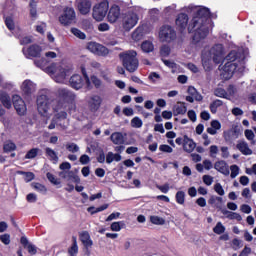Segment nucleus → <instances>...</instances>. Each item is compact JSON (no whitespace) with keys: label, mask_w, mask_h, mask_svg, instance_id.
Listing matches in <instances>:
<instances>
[{"label":"nucleus","mask_w":256,"mask_h":256,"mask_svg":"<svg viewBox=\"0 0 256 256\" xmlns=\"http://www.w3.org/2000/svg\"><path fill=\"white\" fill-rule=\"evenodd\" d=\"M22 52L26 59H31L32 57H41V53H43V48L37 44H33L30 45L28 48H23Z\"/></svg>","instance_id":"nucleus-14"},{"label":"nucleus","mask_w":256,"mask_h":256,"mask_svg":"<svg viewBox=\"0 0 256 256\" xmlns=\"http://www.w3.org/2000/svg\"><path fill=\"white\" fill-rule=\"evenodd\" d=\"M213 231L216 235H223V233H225V226H223L221 222H218L213 228Z\"/></svg>","instance_id":"nucleus-48"},{"label":"nucleus","mask_w":256,"mask_h":256,"mask_svg":"<svg viewBox=\"0 0 256 256\" xmlns=\"http://www.w3.org/2000/svg\"><path fill=\"white\" fill-rule=\"evenodd\" d=\"M36 89L37 86L31 80H25L21 86V90L25 95H32V93H35Z\"/></svg>","instance_id":"nucleus-23"},{"label":"nucleus","mask_w":256,"mask_h":256,"mask_svg":"<svg viewBox=\"0 0 256 256\" xmlns=\"http://www.w3.org/2000/svg\"><path fill=\"white\" fill-rule=\"evenodd\" d=\"M120 61L123 67L129 73H135L139 69V59H137V52L135 50H127L119 54Z\"/></svg>","instance_id":"nucleus-4"},{"label":"nucleus","mask_w":256,"mask_h":256,"mask_svg":"<svg viewBox=\"0 0 256 256\" xmlns=\"http://www.w3.org/2000/svg\"><path fill=\"white\" fill-rule=\"evenodd\" d=\"M150 221L153 223V225H165V219L159 216H151Z\"/></svg>","instance_id":"nucleus-49"},{"label":"nucleus","mask_w":256,"mask_h":256,"mask_svg":"<svg viewBox=\"0 0 256 256\" xmlns=\"http://www.w3.org/2000/svg\"><path fill=\"white\" fill-rule=\"evenodd\" d=\"M58 94L62 97L66 102L59 101L57 106L54 107V111H61V109H67V105H69V101H75V93H73L69 89L61 88L58 90Z\"/></svg>","instance_id":"nucleus-9"},{"label":"nucleus","mask_w":256,"mask_h":256,"mask_svg":"<svg viewBox=\"0 0 256 256\" xmlns=\"http://www.w3.org/2000/svg\"><path fill=\"white\" fill-rule=\"evenodd\" d=\"M51 103L53 100L47 95L40 93L36 99L37 110L42 117H48L49 111H51Z\"/></svg>","instance_id":"nucleus-7"},{"label":"nucleus","mask_w":256,"mask_h":256,"mask_svg":"<svg viewBox=\"0 0 256 256\" xmlns=\"http://www.w3.org/2000/svg\"><path fill=\"white\" fill-rule=\"evenodd\" d=\"M108 207H109V204H104L96 209L94 207H89L88 211L92 215H95V213H101V211H105V209H107Z\"/></svg>","instance_id":"nucleus-47"},{"label":"nucleus","mask_w":256,"mask_h":256,"mask_svg":"<svg viewBox=\"0 0 256 256\" xmlns=\"http://www.w3.org/2000/svg\"><path fill=\"white\" fill-rule=\"evenodd\" d=\"M123 227H125V222L119 221V222H113L110 226V229L111 231L119 232Z\"/></svg>","instance_id":"nucleus-42"},{"label":"nucleus","mask_w":256,"mask_h":256,"mask_svg":"<svg viewBox=\"0 0 256 256\" xmlns=\"http://www.w3.org/2000/svg\"><path fill=\"white\" fill-rule=\"evenodd\" d=\"M177 37L173 27L169 25L162 26L159 31V38L161 41H166L167 43L173 41Z\"/></svg>","instance_id":"nucleus-13"},{"label":"nucleus","mask_w":256,"mask_h":256,"mask_svg":"<svg viewBox=\"0 0 256 256\" xmlns=\"http://www.w3.org/2000/svg\"><path fill=\"white\" fill-rule=\"evenodd\" d=\"M214 169H216V171L222 173V175H225L226 177H229V175L231 174V171L229 170V165L227 164V162H225V160H219L215 162Z\"/></svg>","instance_id":"nucleus-22"},{"label":"nucleus","mask_w":256,"mask_h":256,"mask_svg":"<svg viewBox=\"0 0 256 256\" xmlns=\"http://www.w3.org/2000/svg\"><path fill=\"white\" fill-rule=\"evenodd\" d=\"M99 46V43L96 42H89L87 45V49L88 51H90L91 53H96L97 51V47Z\"/></svg>","instance_id":"nucleus-59"},{"label":"nucleus","mask_w":256,"mask_h":256,"mask_svg":"<svg viewBox=\"0 0 256 256\" xmlns=\"http://www.w3.org/2000/svg\"><path fill=\"white\" fill-rule=\"evenodd\" d=\"M32 187L36 190L39 191V193H47V188L39 183H34L32 184Z\"/></svg>","instance_id":"nucleus-57"},{"label":"nucleus","mask_w":256,"mask_h":256,"mask_svg":"<svg viewBox=\"0 0 256 256\" xmlns=\"http://www.w3.org/2000/svg\"><path fill=\"white\" fill-rule=\"evenodd\" d=\"M110 139L114 145H123L125 143V136L121 132L112 133Z\"/></svg>","instance_id":"nucleus-27"},{"label":"nucleus","mask_w":256,"mask_h":256,"mask_svg":"<svg viewBox=\"0 0 256 256\" xmlns=\"http://www.w3.org/2000/svg\"><path fill=\"white\" fill-rule=\"evenodd\" d=\"M228 219H230L231 221H242L243 217H241L240 214L237 212H230Z\"/></svg>","instance_id":"nucleus-62"},{"label":"nucleus","mask_w":256,"mask_h":256,"mask_svg":"<svg viewBox=\"0 0 256 256\" xmlns=\"http://www.w3.org/2000/svg\"><path fill=\"white\" fill-rule=\"evenodd\" d=\"M65 147L69 151V153H79V145L73 142L66 143Z\"/></svg>","instance_id":"nucleus-39"},{"label":"nucleus","mask_w":256,"mask_h":256,"mask_svg":"<svg viewBox=\"0 0 256 256\" xmlns=\"http://www.w3.org/2000/svg\"><path fill=\"white\" fill-rule=\"evenodd\" d=\"M39 151V148H32L26 153L25 159H35L39 155Z\"/></svg>","instance_id":"nucleus-46"},{"label":"nucleus","mask_w":256,"mask_h":256,"mask_svg":"<svg viewBox=\"0 0 256 256\" xmlns=\"http://www.w3.org/2000/svg\"><path fill=\"white\" fill-rule=\"evenodd\" d=\"M3 149L5 153H11V151H15V149H17V145H15V143L12 141H7L4 143Z\"/></svg>","instance_id":"nucleus-40"},{"label":"nucleus","mask_w":256,"mask_h":256,"mask_svg":"<svg viewBox=\"0 0 256 256\" xmlns=\"http://www.w3.org/2000/svg\"><path fill=\"white\" fill-rule=\"evenodd\" d=\"M30 17L37 19V2L35 0L30 1Z\"/></svg>","instance_id":"nucleus-38"},{"label":"nucleus","mask_w":256,"mask_h":256,"mask_svg":"<svg viewBox=\"0 0 256 256\" xmlns=\"http://www.w3.org/2000/svg\"><path fill=\"white\" fill-rule=\"evenodd\" d=\"M209 205H212V207H215L216 209H223V198L219 196H212L209 201Z\"/></svg>","instance_id":"nucleus-29"},{"label":"nucleus","mask_w":256,"mask_h":256,"mask_svg":"<svg viewBox=\"0 0 256 256\" xmlns=\"http://www.w3.org/2000/svg\"><path fill=\"white\" fill-rule=\"evenodd\" d=\"M225 61V65L219 66L220 77L225 79V81L231 79V77H233V73H235L236 71L242 73L243 69L245 68V62L243 61V57H240L237 51H231L225 57Z\"/></svg>","instance_id":"nucleus-2"},{"label":"nucleus","mask_w":256,"mask_h":256,"mask_svg":"<svg viewBox=\"0 0 256 256\" xmlns=\"http://www.w3.org/2000/svg\"><path fill=\"white\" fill-rule=\"evenodd\" d=\"M0 241L4 244V245H9V243H11V235L9 234H3L0 236Z\"/></svg>","instance_id":"nucleus-61"},{"label":"nucleus","mask_w":256,"mask_h":256,"mask_svg":"<svg viewBox=\"0 0 256 256\" xmlns=\"http://www.w3.org/2000/svg\"><path fill=\"white\" fill-rule=\"evenodd\" d=\"M75 5L81 15H87L91 11V0H76Z\"/></svg>","instance_id":"nucleus-17"},{"label":"nucleus","mask_w":256,"mask_h":256,"mask_svg":"<svg viewBox=\"0 0 256 256\" xmlns=\"http://www.w3.org/2000/svg\"><path fill=\"white\" fill-rule=\"evenodd\" d=\"M45 153L46 156H48V159H50V161H53V163H57V161H59V156H57V152H55V150L47 147L45 149Z\"/></svg>","instance_id":"nucleus-35"},{"label":"nucleus","mask_w":256,"mask_h":256,"mask_svg":"<svg viewBox=\"0 0 256 256\" xmlns=\"http://www.w3.org/2000/svg\"><path fill=\"white\" fill-rule=\"evenodd\" d=\"M197 147V144L193 139L188 138L187 136H184V146L183 150L186 151V153H193Z\"/></svg>","instance_id":"nucleus-25"},{"label":"nucleus","mask_w":256,"mask_h":256,"mask_svg":"<svg viewBox=\"0 0 256 256\" xmlns=\"http://www.w3.org/2000/svg\"><path fill=\"white\" fill-rule=\"evenodd\" d=\"M203 183L210 187V185H213V177L211 175H204L202 177Z\"/></svg>","instance_id":"nucleus-63"},{"label":"nucleus","mask_w":256,"mask_h":256,"mask_svg":"<svg viewBox=\"0 0 256 256\" xmlns=\"http://www.w3.org/2000/svg\"><path fill=\"white\" fill-rule=\"evenodd\" d=\"M141 49L143 53H153V51L155 50V45H153V42L146 40L142 42Z\"/></svg>","instance_id":"nucleus-33"},{"label":"nucleus","mask_w":256,"mask_h":256,"mask_svg":"<svg viewBox=\"0 0 256 256\" xmlns=\"http://www.w3.org/2000/svg\"><path fill=\"white\" fill-rule=\"evenodd\" d=\"M230 171H231V173H230L231 179H235V177H237V175H239V171H241V170H240L239 166H237L236 164H233L230 166Z\"/></svg>","instance_id":"nucleus-51"},{"label":"nucleus","mask_w":256,"mask_h":256,"mask_svg":"<svg viewBox=\"0 0 256 256\" xmlns=\"http://www.w3.org/2000/svg\"><path fill=\"white\" fill-rule=\"evenodd\" d=\"M187 113V106H185L184 102H178L173 108V115L177 117V115H185Z\"/></svg>","instance_id":"nucleus-28"},{"label":"nucleus","mask_w":256,"mask_h":256,"mask_svg":"<svg viewBox=\"0 0 256 256\" xmlns=\"http://www.w3.org/2000/svg\"><path fill=\"white\" fill-rule=\"evenodd\" d=\"M207 53L216 65H219L225 59V48L222 44H215Z\"/></svg>","instance_id":"nucleus-10"},{"label":"nucleus","mask_w":256,"mask_h":256,"mask_svg":"<svg viewBox=\"0 0 256 256\" xmlns=\"http://www.w3.org/2000/svg\"><path fill=\"white\" fill-rule=\"evenodd\" d=\"M214 191L215 193H217V195H220V197H223V195H225V189H223L221 183H216L214 185Z\"/></svg>","instance_id":"nucleus-53"},{"label":"nucleus","mask_w":256,"mask_h":256,"mask_svg":"<svg viewBox=\"0 0 256 256\" xmlns=\"http://www.w3.org/2000/svg\"><path fill=\"white\" fill-rule=\"evenodd\" d=\"M34 65L39 69H42V71H45V73H48L56 83H65L67 77L71 75L70 69H63L59 64L53 63L50 66H47L49 65V60H47V58L34 60Z\"/></svg>","instance_id":"nucleus-3"},{"label":"nucleus","mask_w":256,"mask_h":256,"mask_svg":"<svg viewBox=\"0 0 256 256\" xmlns=\"http://www.w3.org/2000/svg\"><path fill=\"white\" fill-rule=\"evenodd\" d=\"M189 23V16L185 13H180L176 18V27L179 31H185Z\"/></svg>","instance_id":"nucleus-20"},{"label":"nucleus","mask_w":256,"mask_h":256,"mask_svg":"<svg viewBox=\"0 0 256 256\" xmlns=\"http://www.w3.org/2000/svg\"><path fill=\"white\" fill-rule=\"evenodd\" d=\"M241 247H243V242L237 238L233 239L232 249H234V251H237L238 249H241Z\"/></svg>","instance_id":"nucleus-56"},{"label":"nucleus","mask_w":256,"mask_h":256,"mask_svg":"<svg viewBox=\"0 0 256 256\" xmlns=\"http://www.w3.org/2000/svg\"><path fill=\"white\" fill-rule=\"evenodd\" d=\"M103 99L99 95H93L88 100V107L92 113H97L98 109H101Z\"/></svg>","instance_id":"nucleus-16"},{"label":"nucleus","mask_w":256,"mask_h":256,"mask_svg":"<svg viewBox=\"0 0 256 256\" xmlns=\"http://www.w3.org/2000/svg\"><path fill=\"white\" fill-rule=\"evenodd\" d=\"M77 253H79V246L77 245V237H72V245L68 249V255L69 256H77Z\"/></svg>","instance_id":"nucleus-32"},{"label":"nucleus","mask_w":256,"mask_h":256,"mask_svg":"<svg viewBox=\"0 0 256 256\" xmlns=\"http://www.w3.org/2000/svg\"><path fill=\"white\" fill-rule=\"evenodd\" d=\"M202 65L205 71L213 69V57L207 53V48L202 51Z\"/></svg>","instance_id":"nucleus-19"},{"label":"nucleus","mask_w":256,"mask_h":256,"mask_svg":"<svg viewBox=\"0 0 256 256\" xmlns=\"http://www.w3.org/2000/svg\"><path fill=\"white\" fill-rule=\"evenodd\" d=\"M139 23V14L133 10H128L121 16V26L124 31H131Z\"/></svg>","instance_id":"nucleus-6"},{"label":"nucleus","mask_w":256,"mask_h":256,"mask_svg":"<svg viewBox=\"0 0 256 256\" xmlns=\"http://www.w3.org/2000/svg\"><path fill=\"white\" fill-rule=\"evenodd\" d=\"M79 237L84 247H93V240H91V235L89 234V232L83 231L82 233H80Z\"/></svg>","instance_id":"nucleus-26"},{"label":"nucleus","mask_w":256,"mask_h":256,"mask_svg":"<svg viewBox=\"0 0 256 256\" xmlns=\"http://www.w3.org/2000/svg\"><path fill=\"white\" fill-rule=\"evenodd\" d=\"M143 37V26H138L132 33V39L134 41H140Z\"/></svg>","instance_id":"nucleus-37"},{"label":"nucleus","mask_w":256,"mask_h":256,"mask_svg":"<svg viewBox=\"0 0 256 256\" xmlns=\"http://www.w3.org/2000/svg\"><path fill=\"white\" fill-rule=\"evenodd\" d=\"M83 76L79 74H74L69 79V85L72 87V89H75L76 91H79V89H83V87H86V89H91V80H89V76L85 73V70L82 69Z\"/></svg>","instance_id":"nucleus-5"},{"label":"nucleus","mask_w":256,"mask_h":256,"mask_svg":"<svg viewBox=\"0 0 256 256\" xmlns=\"http://www.w3.org/2000/svg\"><path fill=\"white\" fill-rule=\"evenodd\" d=\"M0 101L2 105L6 107V109H11V107L13 106V104L11 103V97L5 92L0 94Z\"/></svg>","instance_id":"nucleus-31"},{"label":"nucleus","mask_w":256,"mask_h":256,"mask_svg":"<svg viewBox=\"0 0 256 256\" xmlns=\"http://www.w3.org/2000/svg\"><path fill=\"white\" fill-rule=\"evenodd\" d=\"M244 135L248 141H252V145H255V133H253L252 130H245Z\"/></svg>","instance_id":"nucleus-54"},{"label":"nucleus","mask_w":256,"mask_h":256,"mask_svg":"<svg viewBox=\"0 0 256 256\" xmlns=\"http://www.w3.org/2000/svg\"><path fill=\"white\" fill-rule=\"evenodd\" d=\"M121 16V8L118 5H112L108 12L109 23H116L117 19Z\"/></svg>","instance_id":"nucleus-21"},{"label":"nucleus","mask_w":256,"mask_h":256,"mask_svg":"<svg viewBox=\"0 0 256 256\" xmlns=\"http://www.w3.org/2000/svg\"><path fill=\"white\" fill-rule=\"evenodd\" d=\"M109 11V0H101L93 7L92 17L95 21H103Z\"/></svg>","instance_id":"nucleus-8"},{"label":"nucleus","mask_w":256,"mask_h":256,"mask_svg":"<svg viewBox=\"0 0 256 256\" xmlns=\"http://www.w3.org/2000/svg\"><path fill=\"white\" fill-rule=\"evenodd\" d=\"M131 127H133L134 129H141V127H143V120H141V118L139 117H134L131 120Z\"/></svg>","instance_id":"nucleus-41"},{"label":"nucleus","mask_w":256,"mask_h":256,"mask_svg":"<svg viewBox=\"0 0 256 256\" xmlns=\"http://www.w3.org/2000/svg\"><path fill=\"white\" fill-rule=\"evenodd\" d=\"M159 150L162 151V153H173V148L167 144L160 145Z\"/></svg>","instance_id":"nucleus-60"},{"label":"nucleus","mask_w":256,"mask_h":256,"mask_svg":"<svg viewBox=\"0 0 256 256\" xmlns=\"http://www.w3.org/2000/svg\"><path fill=\"white\" fill-rule=\"evenodd\" d=\"M196 16L193 17L192 22L188 26L189 33H194L193 41L196 45H203L205 37L209 35V17L211 12L209 8L205 7H191Z\"/></svg>","instance_id":"nucleus-1"},{"label":"nucleus","mask_w":256,"mask_h":256,"mask_svg":"<svg viewBox=\"0 0 256 256\" xmlns=\"http://www.w3.org/2000/svg\"><path fill=\"white\" fill-rule=\"evenodd\" d=\"M5 25L9 31H13V29H15V22H13V18L11 17H7L5 19Z\"/></svg>","instance_id":"nucleus-55"},{"label":"nucleus","mask_w":256,"mask_h":256,"mask_svg":"<svg viewBox=\"0 0 256 256\" xmlns=\"http://www.w3.org/2000/svg\"><path fill=\"white\" fill-rule=\"evenodd\" d=\"M46 177L50 183H53V185H59L61 182L55 177V175L51 173H47Z\"/></svg>","instance_id":"nucleus-58"},{"label":"nucleus","mask_w":256,"mask_h":256,"mask_svg":"<svg viewBox=\"0 0 256 256\" xmlns=\"http://www.w3.org/2000/svg\"><path fill=\"white\" fill-rule=\"evenodd\" d=\"M94 55H98L100 57H106V55H109V49H107V47L98 44V47L96 48V52L94 53Z\"/></svg>","instance_id":"nucleus-36"},{"label":"nucleus","mask_w":256,"mask_h":256,"mask_svg":"<svg viewBox=\"0 0 256 256\" xmlns=\"http://www.w3.org/2000/svg\"><path fill=\"white\" fill-rule=\"evenodd\" d=\"M12 101L18 115L23 116L25 115V113H27V105L25 104V101H23V98H21V96L13 95Z\"/></svg>","instance_id":"nucleus-15"},{"label":"nucleus","mask_w":256,"mask_h":256,"mask_svg":"<svg viewBox=\"0 0 256 256\" xmlns=\"http://www.w3.org/2000/svg\"><path fill=\"white\" fill-rule=\"evenodd\" d=\"M223 105V101L215 100L210 104L211 113H217V109Z\"/></svg>","instance_id":"nucleus-45"},{"label":"nucleus","mask_w":256,"mask_h":256,"mask_svg":"<svg viewBox=\"0 0 256 256\" xmlns=\"http://www.w3.org/2000/svg\"><path fill=\"white\" fill-rule=\"evenodd\" d=\"M215 97H220L222 99H228L227 91L223 88H217L214 90Z\"/></svg>","instance_id":"nucleus-43"},{"label":"nucleus","mask_w":256,"mask_h":256,"mask_svg":"<svg viewBox=\"0 0 256 256\" xmlns=\"http://www.w3.org/2000/svg\"><path fill=\"white\" fill-rule=\"evenodd\" d=\"M89 81H90L92 87H93V85H94V87H96V89H99V87H101V80L97 76H95V75L91 76L89 78Z\"/></svg>","instance_id":"nucleus-52"},{"label":"nucleus","mask_w":256,"mask_h":256,"mask_svg":"<svg viewBox=\"0 0 256 256\" xmlns=\"http://www.w3.org/2000/svg\"><path fill=\"white\" fill-rule=\"evenodd\" d=\"M67 119V112L65 111H60L55 116L52 118L51 123L48 126V129L52 130L59 125L61 129H67V124L62 121H65Z\"/></svg>","instance_id":"nucleus-12"},{"label":"nucleus","mask_w":256,"mask_h":256,"mask_svg":"<svg viewBox=\"0 0 256 256\" xmlns=\"http://www.w3.org/2000/svg\"><path fill=\"white\" fill-rule=\"evenodd\" d=\"M71 33L74 37H77L78 39H85L86 35L81 30L77 28H71Z\"/></svg>","instance_id":"nucleus-50"},{"label":"nucleus","mask_w":256,"mask_h":256,"mask_svg":"<svg viewBox=\"0 0 256 256\" xmlns=\"http://www.w3.org/2000/svg\"><path fill=\"white\" fill-rule=\"evenodd\" d=\"M175 199L178 205H185V193L183 191H178L176 193Z\"/></svg>","instance_id":"nucleus-44"},{"label":"nucleus","mask_w":256,"mask_h":256,"mask_svg":"<svg viewBox=\"0 0 256 256\" xmlns=\"http://www.w3.org/2000/svg\"><path fill=\"white\" fill-rule=\"evenodd\" d=\"M210 125L211 127L207 128V133H209V135H217V131L221 129V122L212 120Z\"/></svg>","instance_id":"nucleus-30"},{"label":"nucleus","mask_w":256,"mask_h":256,"mask_svg":"<svg viewBox=\"0 0 256 256\" xmlns=\"http://www.w3.org/2000/svg\"><path fill=\"white\" fill-rule=\"evenodd\" d=\"M122 157L120 154H115L113 152H108L106 155V163H108V165H111V163H113V161H116L117 163L119 161H121Z\"/></svg>","instance_id":"nucleus-34"},{"label":"nucleus","mask_w":256,"mask_h":256,"mask_svg":"<svg viewBox=\"0 0 256 256\" xmlns=\"http://www.w3.org/2000/svg\"><path fill=\"white\" fill-rule=\"evenodd\" d=\"M75 18H76L75 9L71 7H66L62 15H60L59 17V22L61 23V25H64V27H67L75 23Z\"/></svg>","instance_id":"nucleus-11"},{"label":"nucleus","mask_w":256,"mask_h":256,"mask_svg":"<svg viewBox=\"0 0 256 256\" xmlns=\"http://www.w3.org/2000/svg\"><path fill=\"white\" fill-rule=\"evenodd\" d=\"M26 249L28 250V253H30V255H37V246L33 244H28L26 246Z\"/></svg>","instance_id":"nucleus-64"},{"label":"nucleus","mask_w":256,"mask_h":256,"mask_svg":"<svg viewBox=\"0 0 256 256\" xmlns=\"http://www.w3.org/2000/svg\"><path fill=\"white\" fill-rule=\"evenodd\" d=\"M187 93L189 96H186V101L188 103H194L195 101H203V96L195 89L193 86H189Z\"/></svg>","instance_id":"nucleus-18"},{"label":"nucleus","mask_w":256,"mask_h":256,"mask_svg":"<svg viewBox=\"0 0 256 256\" xmlns=\"http://www.w3.org/2000/svg\"><path fill=\"white\" fill-rule=\"evenodd\" d=\"M236 149H238L242 155H253V150L249 148V144L245 141H239L236 145Z\"/></svg>","instance_id":"nucleus-24"}]
</instances>
